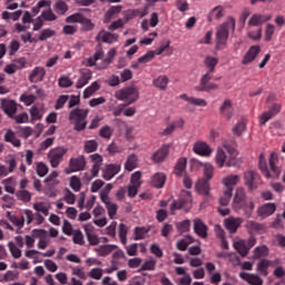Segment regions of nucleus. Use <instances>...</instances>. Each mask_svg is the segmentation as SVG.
Masks as SVG:
<instances>
[{"mask_svg":"<svg viewBox=\"0 0 285 285\" xmlns=\"http://www.w3.org/2000/svg\"><path fill=\"white\" fill-rule=\"evenodd\" d=\"M258 168L266 179H279V175H282V168L277 166V154L275 153L271 154L268 166L266 165V155L261 154L258 158Z\"/></svg>","mask_w":285,"mask_h":285,"instance_id":"obj_1","label":"nucleus"},{"mask_svg":"<svg viewBox=\"0 0 285 285\" xmlns=\"http://www.w3.org/2000/svg\"><path fill=\"white\" fill-rule=\"evenodd\" d=\"M232 32H235V18L229 17L226 22L222 23L217 27L216 30V46L217 48H222V46H226L228 41V37Z\"/></svg>","mask_w":285,"mask_h":285,"instance_id":"obj_2","label":"nucleus"},{"mask_svg":"<svg viewBox=\"0 0 285 285\" xmlns=\"http://www.w3.org/2000/svg\"><path fill=\"white\" fill-rule=\"evenodd\" d=\"M89 112L90 110L81 108H76L69 112V121L75 124L73 130L77 132L86 130V126H88V121H86V119L88 118Z\"/></svg>","mask_w":285,"mask_h":285,"instance_id":"obj_3","label":"nucleus"},{"mask_svg":"<svg viewBox=\"0 0 285 285\" xmlns=\"http://www.w3.org/2000/svg\"><path fill=\"white\" fill-rule=\"evenodd\" d=\"M190 208H193V194L188 190H183L178 199L174 200L170 205L171 215H175V210H185V213H188Z\"/></svg>","mask_w":285,"mask_h":285,"instance_id":"obj_4","label":"nucleus"},{"mask_svg":"<svg viewBox=\"0 0 285 285\" xmlns=\"http://www.w3.org/2000/svg\"><path fill=\"white\" fill-rule=\"evenodd\" d=\"M282 112V104L275 100V96L267 97V111L263 112L259 117L261 126H266L267 121Z\"/></svg>","mask_w":285,"mask_h":285,"instance_id":"obj_5","label":"nucleus"},{"mask_svg":"<svg viewBox=\"0 0 285 285\" xmlns=\"http://www.w3.org/2000/svg\"><path fill=\"white\" fill-rule=\"evenodd\" d=\"M118 101H125L126 106L135 104L139 99V90L136 87H126L116 92Z\"/></svg>","mask_w":285,"mask_h":285,"instance_id":"obj_6","label":"nucleus"},{"mask_svg":"<svg viewBox=\"0 0 285 285\" xmlns=\"http://www.w3.org/2000/svg\"><path fill=\"white\" fill-rule=\"evenodd\" d=\"M66 155H68V148L65 146L51 148L47 154V159L51 168H59V165L63 161V157H66Z\"/></svg>","mask_w":285,"mask_h":285,"instance_id":"obj_7","label":"nucleus"},{"mask_svg":"<svg viewBox=\"0 0 285 285\" xmlns=\"http://www.w3.org/2000/svg\"><path fill=\"white\" fill-rule=\"evenodd\" d=\"M213 80V73L206 72L202 76L199 85L195 87L197 92H210V90H219V85L210 82Z\"/></svg>","mask_w":285,"mask_h":285,"instance_id":"obj_8","label":"nucleus"},{"mask_svg":"<svg viewBox=\"0 0 285 285\" xmlns=\"http://www.w3.org/2000/svg\"><path fill=\"white\" fill-rule=\"evenodd\" d=\"M244 184L248 190H257L259 184H262V177L255 170H247L244 173Z\"/></svg>","mask_w":285,"mask_h":285,"instance_id":"obj_9","label":"nucleus"},{"mask_svg":"<svg viewBox=\"0 0 285 285\" xmlns=\"http://www.w3.org/2000/svg\"><path fill=\"white\" fill-rule=\"evenodd\" d=\"M86 156L80 155L76 158L69 159V170H66L67 175H70V173H81L87 166Z\"/></svg>","mask_w":285,"mask_h":285,"instance_id":"obj_10","label":"nucleus"},{"mask_svg":"<svg viewBox=\"0 0 285 285\" xmlns=\"http://www.w3.org/2000/svg\"><path fill=\"white\" fill-rule=\"evenodd\" d=\"M215 163L218 166V168H224L226 165L227 168H230V166H235V159L230 158L226 161V151H224L223 148H218L216 151Z\"/></svg>","mask_w":285,"mask_h":285,"instance_id":"obj_11","label":"nucleus"},{"mask_svg":"<svg viewBox=\"0 0 285 285\" xmlns=\"http://www.w3.org/2000/svg\"><path fill=\"white\" fill-rule=\"evenodd\" d=\"M243 223L244 219L230 216L224 220V226L226 230H228V233L233 235L237 233V229L239 228V226H242Z\"/></svg>","mask_w":285,"mask_h":285,"instance_id":"obj_12","label":"nucleus"},{"mask_svg":"<svg viewBox=\"0 0 285 285\" xmlns=\"http://www.w3.org/2000/svg\"><path fill=\"white\" fill-rule=\"evenodd\" d=\"M193 222L194 233H196L200 239H206L208 237V225H206V223H204V220L200 218H195Z\"/></svg>","mask_w":285,"mask_h":285,"instance_id":"obj_13","label":"nucleus"},{"mask_svg":"<svg viewBox=\"0 0 285 285\" xmlns=\"http://www.w3.org/2000/svg\"><path fill=\"white\" fill-rule=\"evenodd\" d=\"M168 155H170V147L168 145H164L151 155V161H154V164H163V161H166V157H168Z\"/></svg>","mask_w":285,"mask_h":285,"instance_id":"obj_14","label":"nucleus"},{"mask_svg":"<svg viewBox=\"0 0 285 285\" xmlns=\"http://www.w3.org/2000/svg\"><path fill=\"white\" fill-rule=\"evenodd\" d=\"M193 150L200 157H210L213 155V148L204 141H197L194 144Z\"/></svg>","mask_w":285,"mask_h":285,"instance_id":"obj_15","label":"nucleus"},{"mask_svg":"<svg viewBox=\"0 0 285 285\" xmlns=\"http://www.w3.org/2000/svg\"><path fill=\"white\" fill-rule=\"evenodd\" d=\"M121 171V165L118 164H109L107 165L102 170V177L106 179V181H110L112 177L116 175H119Z\"/></svg>","mask_w":285,"mask_h":285,"instance_id":"obj_16","label":"nucleus"},{"mask_svg":"<svg viewBox=\"0 0 285 285\" xmlns=\"http://www.w3.org/2000/svg\"><path fill=\"white\" fill-rule=\"evenodd\" d=\"M246 228L249 235H264L266 233V225L253 220L247 222Z\"/></svg>","mask_w":285,"mask_h":285,"instance_id":"obj_17","label":"nucleus"},{"mask_svg":"<svg viewBox=\"0 0 285 285\" xmlns=\"http://www.w3.org/2000/svg\"><path fill=\"white\" fill-rule=\"evenodd\" d=\"M1 108L11 119L17 115V101L14 100L2 99Z\"/></svg>","mask_w":285,"mask_h":285,"instance_id":"obj_18","label":"nucleus"},{"mask_svg":"<svg viewBox=\"0 0 285 285\" xmlns=\"http://www.w3.org/2000/svg\"><path fill=\"white\" fill-rule=\"evenodd\" d=\"M80 77L76 82V88L79 90L83 88V86H88L90 79H92V71L90 69H80Z\"/></svg>","mask_w":285,"mask_h":285,"instance_id":"obj_19","label":"nucleus"},{"mask_svg":"<svg viewBox=\"0 0 285 285\" xmlns=\"http://www.w3.org/2000/svg\"><path fill=\"white\" fill-rule=\"evenodd\" d=\"M275 210H277V205L275 203H266L257 209V215L264 219L271 217Z\"/></svg>","mask_w":285,"mask_h":285,"instance_id":"obj_20","label":"nucleus"},{"mask_svg":"<svg viewBox=\"0 0 285 285\" xmlns=\"http://www.w3.org/2000/svg\"><path fill=\"white\" fill-rule=\"evenodd\" d=\"M96 41H102V43H115V41H119V35L101 30L98 32Z\"/></svg>","mask_w":285,"mask_h":285,"instance_id":"obj_21","label":"nucleus"},{"mask_svg":"<svg viewBox=\"0 0 285 285\" xmlns=\"http://www.w3.org/2000/svg\"><path fill=\"white\" fill-rule=\"evenodd\" d=\"M259 52H262V48L259 46H252L246 52V55L244 56V59L242 61L243 66H248V63H252V61H255Z\"/></svg>","mask_w":285,"mask_h":285,"instance_id":"obj_22","label":"nucleus"},{"mask_svg":"<svg viewBox=\"0 0 285 285\" xmlns=\"http://www.w3.org/2000/svg\"><path fill=\"white\" fill-rule=\"evenodd\" d=\"M90 159L94 164L91 168V177H98L99 170H101V165L104 164V157L99 154H94L90 156Z\"/></svg>","mask_w":285,"mask_h":285,"instance_id":"obj_23","label":"nucleus"},{"mask_svg":"<svg viewBox=\"0 0 285 285\" xmlns=\"http://www.w3.org/2000/svg\"><path fill=\"white\" fill-rule=\"evenodd\" d=\"M234 204L237 208H246V190L244 187H238L234 196Z\"/></svg>","mask_w":285,"mask_h":285,"instance_id":"obj_24","label":"nucleus"},{"mask_svg":"<svg viewBox=\"0 0 285 285\" xmlns=\"http://www.w3.org/2000/svg\"><path fill=\"white\" fill-rule=\"evenodd\" d=\"M46 77V69L43 67H36L29 75L30 83H39V81H43Z\"/></svg>","mask_w":285,"mask_h":285,"instance_id":"obj_25","label":"nucleus"},{"mask_svg":"<svg viewBox=\"0 0 285 285\" xmlns=\"http://www.w3.org/2000/svg\"><path fill=\"white\" fill-rule=\"evenodd\" d=\"M219 114L227 119V121H230L233 119V102L230 100L226 99L219 107Z\"/></svg>","mask_w":285,"mask_h":285,"instance_id":"obj_26","label":"nucleus"},{"mask_svg":"<svg viewBox=\"0 0 285 285\" xmlns=\"http://www.w3.org/2000/svg\"><path fill=\"white\" fill-rule=\"evenodd\" d=\"M196 193L199 195H204L205 197H208L210 195V184L206 178H202L196 183Z\"/></svg>","mask_w":285,"mask_h":285,"instance_id":"obj_27","label":"nucleus"},{"mask_svg":"<svg viewBox=\"0 0 285 285\" xmlns=\"http://www.w3.org/2000/svg\"><path fill=\"white\" fill-rule=\"evenodd\" d=\"M266 21H271V16L255 13L249 18L248 26L259 27L264 26Z\"/></svg>","mask_w":285,"mask_h":285,"instance_id":"obj_28","label":"nucleus"},{"mask_svg":"<svg viewBox=\"0 0 285 285\" xmlns=\"http://www.w3.org/2000/svg\"><path fill=\"white\" fill-rule=\"evenodd\" d=\"M239 277L245 282H248L250 285H264V279L256 274L240 273Z\"/></svg>","mask_w":285,"mask_h":285,"instance_id":"obj_29","label":"nucleus"},{"mask_svg":"<svg viewBox=\"0 0 285 285\" xmlns=\"http://www.w3.org/2000/svg\"><path fill=\"white\" fill-rule=\"evenodd\" d=\"M239 175L230 174L223 178V184L226 186L227 190H230L233 193V189L235 186L239 184Z\"/></svg>","mask_w":285,"mask_h":285,"instance_id":"obj_30","label":"nucleus"},{"mask_svg":"<svg viewBox=\"0 0 285 285\" xmlns=\"http://www.w3.org/2000/svg\"><path fill=\"white\" fill-rule=\"evenodd\" d=\"M85 233L87 236V239L90 244V246H97L99 245V236L97 234L92 233V226L91 225H85Z\"/></svg>","mask_w":285,"mask_h":285,"instance_id":"obj_31","label":"nucleus"},{"mask_svg":"<svg viewBox=\"0 0 285 285\" xmlns=\"http://www.w3.org/2000/svg\"><path fill=\"white\" fill-rule=\"evenodd\" d=\"M4 141H7V144H12L14 148H21V140L17 138V135L12 131V129H8L4 134Z\"/></svg>","mask_w":285,"mask_h":285,"instance_id":"obj_32","label":"nucleus"},{"mask_svg":"<svg viewBox=\"0 0 285 285\" xmlns=\"http://www.w3.org/2000/svg\"><path fill=\"white\" fill-rule=\"evenodd\" d=\"M117 57V49L112 48L108 51L107 57L102 59L101 63L99 65V70H106L112 60Z\"/></svg>","mask_w":285,"mask_h":285,"instance_id":"obj_33","label":"nucleus"},{"mask_svg":"<svg viewBox=\"0 0 285 285\" xmlns=\"http://www.w3.org/2000/svg\"><path fill=\"white\" fill-rule=\"evenodd\" d=\"M165 184H166V174L157 173L151 177V186H154V188H164Z\"/></svg>","mask_w":285,"mask_h":285,"instance_id":"obj_34","label":"nucleus"},{"mask_svg":"<svg viewBox=\"0 0 285 285\" xmlns=\"http://www.w3.org/2000/svg\"><path fill=\"white\" fill-rule=\"evenodd\" d=\"M179 98L184 99L185 101H188L189 104H193L194 106H200L203 108H206V106H208V102H206L205 99L188 97V95L186 94L180 95Z\"/></svg>","mask_w":285,"mask_h":285,"instance_id":"obj_35","label":"nucleus"},{"mask_svg":"<svg viewBox=\"0 0 285 285\" xmlns=\"http://www.w3.org/2000/svg\"><path fill=\"white\" fill-rule=\"evenodd\" d=\"M224 7L217 6L214 9L210 10V12L207 16V21L213 22L214 19H222L224 17Z\"/></svg>","mask_w":285,"mask_h":285,"instance_id":"obj_36","label":"nucleus"},{"mask_svg":"<svg viewBox=\"0 0 285 285\" xmlns=\"http://www.w3.org/2000/svg\"><path fill=\"white\" fill-rule=\"evenodd\" d=\"M169 79L167 76H158L153 80V86L158 88V90H166L168 88Z\"/></svg>","mask_w":285,"mask_h":285,"instance_id":"obj_37","label":"nucleus"},{"mask_svg":"<svg viewBox=\"0 0 285 285\" xmlns=\"http://www.w3.org/2000/svg\"><path fill=\"white\" fill-rule=\"evenodd\" d=\"M33 209L37 210L40 215H43V217H48L50 215V204L40 202L33 204Z\"/></svg>","mask_w":285,"mask_h":285,"instance_id":"obj_38","label":"nucleus"},{"mask_svg":"<svg viewBox=\"0 0 285 285\" xmlns=\"http://www.w3.org/2000/svg\"><path fill=\"white\" fill-rule=\"evenodd\" d=\"M271 261L263 258L257 264V271L263 277H268V268H271Z\"/></svg>","mask_w":285,"mask_h":285,"instance_id":"obj_39","label":"nucleus"},{"mask_svg":"<svg viewBox=\"0 0 285 285\" xmlns=\"http://www.w3.org/2000/svg\"><path fill=\"white\" fill-rule=\"evenodd\" d=\"M115 248H117V245H101L100 247H96L94 250L95 253H98L100 257H108Z\"/></svg>","mask_w":285,"mask_h":285,"instance_id":"obj_40","label":"nucleus"},{"mask_svg":"<svg viewBox=\"0 0 285 285\" xmlns=\"http://www.w3.org/2000/svg\"><path fill=\"white\" fill-rule=\"evenodd\" d=\"M234 248L240 254V257H246V255L250 253V249L246 245V240H238L234 243Z\"/></svg>","mask_w":285,"mask_h":285,"instance_id":"obj_41","label":"nucleus"},{"mask_svg":"<svg viewBox=\"0 0 285 285\" xmlns=\"http://www.w3.org/2000/svg\"><path fill=\"white\" fill-rule=\"evenodd\" d=\"M232 132L236 137H242V135L246 132V120L245 119L238 120L237 124L233 127Z\"/></svg>","mask_w":285,"mask_h":285,"instance_id":"obj_42","label":"nucleus"},{"mask_svg":"<svg viewBox=\"0 0 285 285\" xmlns=\"http://www.w3.org/2000/svg\"><path fill=\"white\" fill-rule=\"evenodd\" d=\"M217 63H219V60L215 57L207 56L205 58L204 65L206 66L207 72H209V75H213V72H215Z\"/></svg>","mask_w":285,"mask_h":285,"instance_id":"obj_43","label":"nucleus"},{"mask_svg":"<svg viewBox=\"0 0 285 285\" xmlns=\"http://www.w3.org/2000/svg\"><path fill=\"white\" fill-rule=\"evenodd\" d=\"M16 197L19 199V202L28 204V202H31L32 199V193H30L28 189H20L16 191Z\"/></svg>","mask_w":285,"mask_h":285,"instance_id":"obj_44","label":"nucleus"},{"mask_svg":"<svg viewBox=\"0 0 285 285\" xmlns=\"http://www.w3.org/2000/svg\"><path fill=\"white\" fill-rule=\"evenodd\" d=\"M262 257H268V247L266 245L254 248L253 259H262Z\"/></svg>","mask_w":285,"mask_h":285,"instance_id":"obj_45","label":"nucleus"},{"mask_svg":"<svg viewBox=\"0 0 285 285\" xmlns=\"http://www.w3.org/2000/svg\"><path fill=\"white\" fill-rule=\"evenodd\" d=\"M155 59V51H148L140 58H138V62L132 65V68L137 69L139 68V63H148Z\"/></svg>","mask_w":285,"mask_h":285,"instance_id":"obj_46","label":"nucleus"},{"mask_svg":"<svg viewBox=\"0 0 285 285\" xmlns=\"http://www.w3.org/2000/svg\"><path fill=\"white\" fill-rule=\"evenodd\" d=\"M138 158L137 155L131 154L128 156L126 163H125V169L131 173V170H135L137 168Z\"/></svg>","mask_w":285,"mask_h":285,"instance_id":"obj_47","label":"nucleus"},{"mask_svg":"<svg viewBox=\"0 0 285 285\" xmlns=\"http://www.w3.org/2000/svg\"><path fill=\"white\" fill-rule=\"evenodd\" d=\"M99 59H104V50L101 48L97 49L92 57L88 58L87 66L90 68L92 66H97V61H99Z\"/></svg>","mask_w":285,"mask_h":285,"instance_id":"obj_48","label":"nucleus"},{"mask_svg":"<svg viewBox=\"0 0 285 285\" xmlns=\"http://www.w3.org/2000/svg\"><path fill=\"white\" fill-rule=\"evenodd\" d=\"M150 232L149 228L146 227H136L134 229V239L139 242V239H146V235Z\"/></svg>","mask_w":285,"mask_h":285,"instance_id":"obj_49","label":"nucleus"},{"mask_svg":"<svg viewBox=\"0 0 285 285\" xmlns=\"http://www.w3.org/2000/svg\"><path fill=\"white\" fill-rule=\"evenodd\" d=\"M99 88H100L99 82L94 81L89 87H87L83 90V99H90V97H92V95H95V92H97Z\"/></svg>","mask_w":285,"mask_h":285,"instance_id":"obj_50","label":"nucleus"},{"mask_svg":"<svg viewBox=\"0 0 285 285\" xmlns=\"http://www.w3.org/2000/svg\"><path fill=\"white\" fill-rule=\"evenodd\" d=\"M119 237H120V243L126 246L128 244V226L126 224L121 223L119 224Z\"/></svg>","mask_w":285,"mask_h":285,"instance_id":"obj_51","label":"nucleus"},{"mask_svg":"<svg viewBox=\"0 0 285 285\" xmlns=\"http://www.w3.org/2000/svg\"><path fill=\"white\" fill-rule=\"evenodd\" d=\"M186 164H187L186 158L178 159L174 169V173L177 177H181V175H184V171L186 170Z\"/></svg>","mask_w":285,"mask_h":285,"instance_id":"obj_52","label":"nucleus"},{"mask_svg":"<svg viewBox=\"0 0 285 285\" xmlns=\"http://www.w3.org/2000/svg\"><path fill=\"white\" fill-rule=\"evenodd\" d=\"M53 10L57 12V14L63 16L68 10V3H66L63 0H58L55 2Z\"/></svg>","mask_w":285,"mask_h":285,"instance_id":"obj_53","label":"nucleus"},{"mask_svg":"<svg viewBox=\"0 0 285 285\" xmlns=\"http://www.w3.org/2000/svg\"><path fill=\"white\" fill-rule=\"evenodd\" d=\"M97 148H99V142H97V140L91 139V140H87L85 141V146H83V150L85 153H96Z\"/></svg>","mask_w":285,"mask_h":285,"instance_id":"obj_54","label":"nucleus"},{"mask_svg":"<svg viewBox=\"0 0 285 285\" xmlns=\"http://www.w3.org/2000/svg\"><path fill=\"white\" fill-rule=\"evenodd\" d=\"M49 170L50 168H48V165H46L43 161L36 164V173L38 177H46Z\"/></svg>","mask_w":285,"mask_h":285,"instance_id":"obj_55","label":"nucleus"},{"mask_svg":"<svg viewBox=\"0 0 285 285\" xmlns=\"http://www.w3.org/2000/svg\"><path fill=\"white\" fill-rule=\"evenodd\" d=\"M71 235L73 244H77L78 246H83L86 244V240L83 239V233H81V230L76 229Z\"/></svg>","mask_w":285,"mask_h":285,"instance_id":"obj_56","label":"nucleus"},{"mask_svg":"<svg viewBox=\"0 0 285 285\" xmlns=\"http://www.w3.org/2000/svg\"><path fill=\"white\" fill-rule=\"evenodd\" d=\"M233 198V191L230 189H226L223 193V196L219 198L220 206H228L230 204V199Z\"/></svg>","mask_w":285,"mask_h":285,"instance_id":"obj_57","label":"nucleus"},{"mask_svg":"<svg viewBox=\"0 0 285 285\" xmlns=\"http://www.w3.org/2000/svg\"><path fill=\"white\" fill-rule=\"evenodd\" d=\"M56 32L55 30L47 28L45 30H42L38 37L39 41H47V39H50L52 37H55Z\"/></svg>","mask_w":285,"mask_h":285,"instance_id":"obj_58","label":"nucleus"},{"mask_svg":"<svg viewBox=\"0 0 285 285\" xmlns=\"http://www.w3.org/2000/svg\"><path fill=\"white\" fill-rule=\"evenodd\" d=\"M178 233H188L190 230V219H185L176 224Z\"/></svg>","mask_w":285,"mask_h":285,"instance_id":"obj_59","label":"nucleus"},{"mask_svg":"<svg viewBox=\"0 0 285 285\" xmlns=\"http://www.w3.org/2000/svg\"><path fill=\"white\" fill-rule=\"evenodd\" d=\"M124 7L121 6H112L110 7L107 12L105 13L106 19H112V17H115V14H119V12H121Z\"/></svg>","mask_w":285,"mask_h":285,"instance_id":"obj_60","label":"nucleus"},{"mask_svg":"<svg viewBox=\"0 0 285 285\" xmlns=\"http://www.w3.org/2000/svg\"><path fill=\"white\" fill-rule=\"evenodd\" d=\"M72 79H70V77L68 76H61L59 79H58V86L60 88H70V86H72Z\"/></svg>","mask_w":285,"mask_h":285,"instance_id":"obj_61","label":"nucleus"},{"mask_svg":"<svg viewBox=\"0 0 285 285\" xmlns=\"http://www.w3.org/2000/svg\"><path fill=\"white\" fill-rule=\"evenodd\" d=\"M40 19L45 21H57V14L52 12L50 9L41 12Z\"/></svg>","mask_w":285,"mask_h":285,"instance_id":"obj_62","label":"nucleus"},{"mask_svg":"<svg viewBox=\"0 0 285 285\" xmlns=\"http://www.w3.org/2000/svg\"><path fill=\"white\" fill-rule=\"evenodd\" d=\"M214 170H215V168L213 167V165L205 164V166H204V178L203 179H206L207 181H210V178L214 175Z\"/></svg>","mask_w":285,"mask_h":285,"instance_id":"obj_63","label":"nucleus"},{"mask_svg":"<svg viewBox=\"0 0 285 285\" xmlns=\"http://www.w3.org/2000/svg\"><path fill=\"white\" fill-rule=\"evenodd\" d=\"M99 136L102 137V139H110V137H112V128H110V126L101 127Z\"/></svg>","mask_w":285,"mask_h":285,"instance_id":"obj_64","label":"nucleus"}]
</instances>
